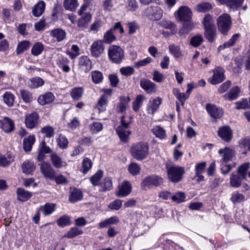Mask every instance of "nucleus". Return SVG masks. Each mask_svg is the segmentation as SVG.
<instances>
[{
  "label": "nucleus",
  "instance_id": "f257e3e1",
  "mask_svg": "<svg viewBox=\"0 0 250 250\" xmlns=\"http://www.w3.org/2000/svg\"><path fill=\"white\" fill-rule=\"evenodd\" d=\"M148 146L144 143H139L133 145L130 148L131 156L137 160L146 159L148 154Z\"/></svg>",
  "mask_w": 250,
  "mask_h": 250
},
{
  "label": "nucleus",
  "instance_id": "f03ea898",
  "mask_svg": "<svg viewBox=\"0 0 250 250\" xmlns=\"http://www.w3.org/2000/svg\"><path fill=\"white\" fill-rule=\"evenodd\" d=\"M129 118V120L127 121L125 119V117L123 116L121 120V125L118 126L116 128L117 134L121 140L123 142L127 141L128 136L131 133V131L127 130L129 127L130 124L132 123V117L130 116Z\"/></svg>",
  "mask_w": 250,
  "mask_h": 250
},
{
  "label": "nucleus",
  "instance_id": "7ed1b4c3",
  "mask_svg": "<svg viewBox=\"0 0 250 250\" xmlns=\"http://www.w3.org/2000/svg\"><path fill=\"white\" fill-rule=\"evenodd\" d=\"M108 57L111 61L120 63L124 58V52L119 46L112 45L108 49Z\"/></svg>",
  "mask_w": 250,
  "mask_h": 250
},
{
  "label": "nucleus",
  "instance_id": "20e7f679",
  "mask_svg": "<svg viewBox=\"0 0 250 250\" xmlns=\"http://www.w3.org/2000/svg\"><path fill=\"white\" fill-rule=\"evenodd\" d=\"M167 170L168 179L173 183H178L180 181L185 172L183 167L174 166L167 167Z\"/></svg>",
  "mask_w": 250,
  "mask_h": 250
},
{
  "label": "nucleus",
  "instance_id": "39448f33",
  "mask_svg": "<svg viewBox=\"0 0 250 250\" xmlns=\"http://www.w3.org/2000/svg\"><path fill=\"white\" fill-rule=\"evenodd\" d=\"M217 21L218 29L223 34L226 35L231 26L230 16L228 14H224L220 16Z\"/></svg>",
  "mask_w": 250,
  "mask_h": 250
},
{
  "label": "nucleus",
  "instance_id": "423d86ee",
  "mask_svg": "<svg viewBox=\"0 0 250 250\" xmlns=\"http://www.w3.org/2000/svg\"><path fill=\"white\" fill-rule=\"evenodd\" d=\"M163 182V178L156 175H153L144 178L141 183V187L143 188H151L153 187L161 186Z\"/></svg>",
  "mask_w": 250,
  "mask_h": 250
},
{
  "label": "nucleus",
  "instance_id": "0eeeda50",
  "mask_svg": "<svg viewBox=\"0 0 250 250\" xmlns=\"http://www.w3.org/2000/svg\"><path fill=\"white\" fill-rule=\"evenodd\" d=\"M117 29H119L121 34L124 32V30L121 23L120 22L116 23L112 28L107 31L104 34L103 40L102 41L103 43L109 44L116 39L115 36L113 34V31Z\"/></svg>",
  "mask_w": 250,
  "mask_h": 250
},
{
  "label": "nucleus",
  "instance_id": "6e6552de",
  "mask_svg": "<svg viewBox=\"0 0 250 250\" xmlns=\"http://www.w3.org/2000/svg\"><path fill=\"white\" fill-rule=\"evenodd\" d=\"M40 169L45 178L51 180L54 178V175L56 174V172L49 163L45 162L42 163L40 165Z\"/></svg>",
  "mask_w": 250,
  "mask_h": 250
},
{
  "label": "nucleus",
  "instance_id": "1a4fd4ad",
  "mask_svg": "<svg viewBox=\"0 0 250 250\" xmlns=\"http://www.w3.org/2000/svg\"><path fill=\"white\" fill-rule=\"evenodd\" d=\"M104 46L102 40H97L93 42L90 47L91 54L94 57L97 58L103 53Z\"/></svg>",
  "mask_w": 250,
  "mask_h": 250
},
{
  "label": "nucleus",
  "instance_id": "9d476101",
  "mask_svg": "<svg viewBox=\"0 0 250 250\" xmlns=\"http://www.w3.org/2000/svg\"><path fill=\"white\" fill-rule=\"evenodd\" d=\"M145 13L153 20H159L162 17V10L158 7H149L146 9Z\"/></svg>",
  "mask_w": 250,
  "mask_h": 250
},
{
  "label": "nucleus",
  "instance_id": "9b49d317",
  "mask_svg": "<svg viewBox=\"0 0 250 250\" xmlns=\"http://www.w3.org/2000/svg\"><path fill=\"white\" fill-rule=\"evenodd\" d=\"M213 74L210 81L212 84L220 83L225 79L224 70L221 67H216L213 70Z\"/></svg>",
  "mask_w": 250,
  "mask_h": 250
},
{
  "label": "nucleus",
  "instance_id": "f8f14e48",
  "mask_svg": "<svg viewBox=\"0 0 250 250\" xmlns=\"http://www.w3.org/2000/svg\"><path fill=\"white\" fill-rule=\"evenodd\" d=\"M0 128L6 133L11 132L15 128L14 123L9 118L5 117L0 120Z\"/></svg>",
  "mask_w": 250,
  "mask_h": 250
},
{
  "label": "nucleus",
  "instance_id": "ddd939ff",
  "mask_svg": "<svg viewBox=\"0 0 250 250\" xmlns=\"http://www.w3.org/2000/svg\"><path fill=\"white\" fill-rule=\"evenodd\" d=\"M177 13L180 21H188L191 19L192 12L187 6H181L178 9Z\"/></svg>",
  "mask_w": 250,
  "mask_h": 250
},
{
  "label": "nucleus",
  "instance_id": "4468645a",
  "mask_svg": "<svg viewBox=\"0 0 250 250\" xmlns=\"http://www.w3.org/2000/svg\"><path fill=\"white\" fill-rule=\"evenodd\" d=\"M218 153L221 155L222 160L226 163L231 160L235 155V150L228 147L220 149Z\"/></svg>",
  "mask_w": 250,
  "mask_h": 250
},
{
  "label": "nucleus",
  "instance_id": "2eb2a0df",
  "mask_svg": "<svg viewBox=\"0 0 250 250\" xmlns=\"http://www.w3.org/2000/svg\"><path fill=\"white\" fill-rule=\"evenodd\" d=\"M141 87L148 94L155 93L157 88L156 85L147 79H142L140 81Z\"/></svg>",
  "mask_w": 250,
  "mask_h": 250
},
{
  "label": "nucleus",
  "instance_id": "dca6fc26",
  "mask_svg": "<svg viewBox=\"0 0 250 250\" xmlns=\"http://www.w3.org/2000/svg\"><path fill=\"white\" fill-rule=\"evenodd\" d=\"M79 69L83 72H87L92 68V62L86 56H83L80 58L79 62Z\"/></svg>",
  "mask_w": 250,
  "mask_h": 250
},
{
  "label": "nucleus",
  "instance_id": "f3484780",
  "mask_svg": "<svg viewBox=\"0 0 250 250\" xmlns=\"http://www.w3.org/2000/svg\"><path fill=\"white\" fill-rule=\"evenodd\" d=\"M206 108L208 113L214 119L219 118L223 115V112L222 109L218 108L214 104H208L206 105Z\"/></svg>",
  "mask_w": 250,
  "mask_h": 250
},
{
  "label": "nucleus",
  "instance_id": "a211bd4d",
  "mask_svg": "<svg viewBox=\"0 0 250 250\" xmlns=\"http://www.w3.org/2000/svg\"><path fill=\"white\" fill-rule=\"evenodd\" d=\"M131 186L128 181H124L119 187V191L116 193L118 197H124L128 195L131 191Z\"/></svg>",
  "mask_w": 250,
  "mask_h": 250
},
{
  "label": "nucleus",
  "instance_id": "6ab92c4d",
  "mask_svg": "<svg viewBox=\"0 0 250 250\" xmlns=\"http://www.w3.org/2000/svg\"><path fill=\"white\" fill-rule=\"evenodd\" d=\"M218 136L224 141L229 142L232 138V131L229 126H223L218 131Z\"/></svg>",
  "mask_w": 250,
  "mask_h": 250
},
{
  "label": "nucleus",
  "instance_id": "aec40b11",
  "mask_svg": "<svg viewBox=\"0 0 250 250\" xmlns=\"http://www.w3.org/2000/svg\"><path fill=\"white\" fill-rule=\"evenodd\" d=\"M38 115L36 112H34L26 116L25 123L26 126L29 128H34L37 124Z\"/></svg>",
  "mask_w": 250,
  "mask_h": 250
},
{
  "label": "nucleus",
  "instance_id": "412c9836",
  "mask_svg": "<svg viewBox=\"0 0 250 250\" xmlns=\"http://www.w3.org/2000/svg\"><path fill=\"white\" fill-rule=\"evenodd\" d=\"M54 100V96L53 93L51 92H47L39 96L38 99V102L39 104L43 105L52 102Z\"/></svg>",
  "mask_w": 250,
  "mask_h": 250
},
{
  "label": "nucleus",
  "instance_id": "4be33fe9",
  "mask_svg": "<svg viewBox=\"0 0 250 250\" xmlns=\"http://www.w3.org/2000/svg\"><path fill=\"white\" fill-rule=\"evenodd\" d=\"M45 7L44 1L41 0L38 2L32 9V14L36 17L41 16L43 13Z\"/></svg>",
  "mask_w": 250,
  "mask_h": 250
},
{
  "label": "nucleus",
  "instance_id": "5701e85b",
  "mask_svg": "<svg viewBox=\"0 0 250 250\" xmlns=\"http://www.w3.org/2000/svg\"><path fill=\"white\" fill-rule=\"evenodd\" d=\"M17 194L18 199L21 202H25L29 199L32 195L31 192L25 190L22 188H18L17 189Z\"/></svg>",
  "mask_w": 250,
  "mask_h": 250
},
{
  "label": "nucleus",
  "instance_id": "b1692460",
  "mask_svg": "<svg viewBox=\"0 0 250 250\" xmlns=\"http://www.w3.org/2000/svg\"><path fill=\"white\" fill-rule=\"evenodd\" d=\"M161 102L162 99L160 97H157L152 101H149L147 109L148 113L153 114L158 109Z\"/></svg>",
  "mask_w": 250,
  "mask_h": 250
},
{
  "label": "nucleus",
  "instance_id": "393cba45",
  "mask_svg": "<svg viewBox=\"0 0 250 250\" xmlns=\"http://www.w3.org/2000/svg\"><path fill=\"white\" fill-rule=\"evenodd\" d=\"M240 34L238 33L234 34L228 41L224 42L223 45H220L218 47V51H220L225 48L233 46L238 40Z\"/></svg>",
  "mask_w": 250,
  "mask_h": 250
},
{
  "label": "nucleus",
  "instance_id": "a878e982",
  "mask_svg": "<svg viewBox=\"0 0 250 250\" xmlns=\"http://www.w3.org/2000/svg\"><path fill=\"white\" fill-rule=\"evenodd\" d=\"M221 4H226L228 7L235 9L240 7L244 0H217Z\"/></svg>",
  "mask_w": 250,
  "mask_h": 250
},
{
  "label": "nucleus",
  "instance_id": "bb28decb",
  "mask_svg": "<svg viewBox=\"0 0 250 250\" xmlns=\"http://www.w3.org/2000/svg\"><path fill=\"white\" fill-rule=\"evenodd\" d=\"M41 146L38 155V160L39 161H43L44 159V153H49L52 151L51 149L46 145L44 141L42 142Z\"/></svg>",
  "mask_w": 250,
  "mask_h": 250
},
{
  "label": "nucleus",
  "instance_id": "cd10ccee",
  "mask_svg": "<svg viewBox=\"0 0 250 250\" xmlns=\"http://www.w3.org/2000/svg\"><path fill=\"white\" fill-rule=\"evenodd\" d=\"M51 35L55 38L58 42H61L66 37L65 32L61 28H56L50 32Z\"/></svg>",
  "mask_w": 250,
  "mask_h": 250
},
{
  "label": "nucleus",
  "instance_id": "c85d7f7f",
  "mask_svg": "<svg viewBox=\"0 0 250 250\" xmlns=\"http://www.w3.org/2000/svg\"><path fill=\"white\" fill-rule=\"evenodd\" d=\"M83 192L81 190L76 188H73L71 191V194L69 198L70 202L74 203L82 199Z\"/></svg>",
  "mask_w": 250,
  "mask_h": 250
},
{
  "label": "nucleus",
  "instance_id": "c756f323",
  "mask_svg": "<svg viewBox=\"0 0 250 250\" xmlns=\"http://www.w3.org/2000/svg\"><path fill=\"white\" fill-rule=\"evenodd\" d=\"M205 31L204 36L208 41L210 42H213L216 37L215 27L205 28Z\"/></svg>",
  "mask_w": 250,
  "mask_h": 250
},
{
  "label": "nucleus",
  "instance_id": "7c9ffc66",
  "mask_svg": "<svg viewBox=\"0 0 250 250\" xmlns=\"http://www.w3.org/2000/svg\"><path fill=\"white\" fill-rule=\"evenodd\" d=\"M35 138L34 136H29L27 138H24L23 141V148L25 151H31L32 146L35 143Z\"/></svg>",
  "mask_w": 250,
  "mask_h": 250
},
{
  "label": "nucleus",
  "instance_id": "2f4dec72",
  "mask_svg": "<svg viewBox=\"0 0 250 250\" xmlns=\"http://www.w3.org/2000/svg\"><path fill=\"white\" fill-rule=\"evenodd\" d=\"M21 169L23 173L30 174L35 169V166L33 163L26 161L22 163Z\"/></svg>",
  "mask_w": 250,
  "mask_h": 250
},
{
  "label": "nucleus",
  "instance_id": "473e14b6",
  "mask_svg": "<svg viewBox=\"0 0 250 250\" xmlns=\"http://www.w3.org/2000/svg\"><path fill=\"white\" fill-rule=\"evenodd\" d=\"M239 92V88L238 86H234L230 89L228 93L224 95V97L225 99L230 101L234 100L238 97Z\"/></svg>",
  "mask_w": 250,
  "mask_h": 250
},
{
  "label": "nucleus",
  "instance_id": "72a5a7b5",
  "mask_svg": "<svg viewBox=\"0 0 250 250\" xmlns=\"http://www.w3.org/2000/svg\"><path fill=\"white\" fill-rule=\"evenodd\" d=\"M130 101V99L128 96L120 97V102L117 105L118 112L121 113L125 112Z\"/></svg>",
  "mask_w": 250,
  "mask_h": 250
},
{
  "label": "nucleus",
  "instance_id": "f704fd0d",
  "mask_svg": "<svg viewBox=\"0 0 250 250\" xmlns=\"http://www.w3.org/2000/svg\"><path fill=\"white\" fill-rule=\"evenodd\" d=\"M55 207V204L47 203L40 207V211H42L45 215H48L54 211Z\"/></svg>",
  "mask_w": 250,
  "mask_h": 250
},
{
  "label": "nucleus",
  "instance_id": "c9c22d12",
  "mask_svg": "<svg viewBox=\"0 0 250 250\" xmlns=\"http://www.w3.org/2000/svg\"><path fill=\"white\" fill-rule=\"evenodd\" d=\"M91 16L89 13H86L81 18L78 22V26L80 28H86L90 21Z\"/></svg>",
  "mask_w": 250,
  "mask_h": 250
},
{
  "label": "nucleus",
  "instance_id": "e433bc0d",
  "mask_svg": "<svg viewBox=\"0 0 250 250\" xmlns=\"http://www.w3.org/2000/svg\"><path fill=\"white\" fill-rule=\"evenodd\" d=\"M250 167L249 163H245L242 164L237 169L238 175L241 176L242 179H245L247 177V172Z\"/></svg>",
  "mask_w": 250,
  "mask_h": 250
},
{
  "label": "nucleus",
  "instance_id": "4c0bfd02",
  "mask_svg": "<svg viewBox=\"0 0 250 250\" xmlns=\"http://www.w3.org/2000/svg\"><path fill=\"white\" fill-rule=\"evenodd\" d=\"M152 131L154 135L160 139H163L166 137L165 130L160 126H155Z\"/></svg>",
  "mask_w": 250,
  "mask_h": 250
},
{
  "label": "nucleus",
  "instance_id": "58836bf2",
  "mask_svg": "<svg viewBox=\"0 0 250 250\" xmlns=\"http://www.w3.org/2000/svg\"><path fill=\"white\" fill-rule=\"evenodd\" d=\"M243 179L239 175L232 174L230 177V184L232 187L238 188Z\"/></svg>",
  "mask_w": 250,
  "mask_h": 250
},
{
  "label": "nucleus",
  "instance_id": "ea45409f",
  "mask_svg": "<svg viewBox=\"0 0 250 250\" xmlns=\"http://www.w3.org/2000/svg\"><path fill=\"white\" fill-rule=\"evenodd\" d=\"M14 95L9 92H5L3 95L4 103L8 106H13L14 102Z\"/></svg>",
  "mask_w": 250,
  "mask_h": 250
},
{
  "label": "nucleus",
  "instance_id": "a19ab883",
  "mask_svg": "<svg viewBox=\"0 0 250 250\" xmlns=\"http://www.w3.org/2000/svg\"><path fill=\"white\" fill-rule=\"evenodd\" d=\"M51 162L56 168H61L63 166V162L62 158L57 154L53 153L51 155Z\"/></svg>",
  "mask_w": 250,
  "mask_h": 250
},
{
  "label": "nucleus",
  "instance_id": "79ce46f5",
  "mask_svg": "<svg viewBox=\"0 0 250 250\" xmlns=\"http://www.w3.org/2000/svg\"><path fill=\"white\" fill-rule=\"evenodd\" d=\"M30 45V42L27 41H23L20 42L18 45L16 52L18 55L22 53L24 51L27 50Z\"/></svg>",
  "mask_w": 250,
  "mask_h": 250
},
{
  "label": "nucleus",
  "instance_id": "37998d69",
  "mask_svg": "<svg viewBox=\"0 0 250 250\" xmlns=\"http://www.w3.org/2000/svg\"><path fill=\"white\" fill-rule=\"evenodd\" d=\"M83 92V89L82 87H75L72 89L70 95L74 100H79L82 97Z\"/></svg>",
  "mask_w": 250,
  "mask_h": 250
},
{
  "label": "nucleus",
  "instance_id": "c03bdc74",
  "mask_svg": "<svg viewBox=\"0 0 250 250\" xmlns=\"http://www.w3.org/2000/svg\"><path fill=\"white\" fill-rule=\"evenodd\" d=\"M145 97L141 94L138 95L133 103V109L135 112H137L141 107L143 102L145 100Z\"/></svg>",
  "mask_w": 250,
  "mask_h": 250
},
{
  "label": "nucleus",
  "instance_id": "a18cd8bd",
  "mask_svg": "<svg viewBox=\"0 0 250 250\" xmlns=\"http://www.w3.org/2000/svg\"><path fill=\"white\" fill-rule=\"evenodd\" d=\"M78 3L77 0H64V6L66 10L71 11L76 10Z\"/></svg>",
  "mask_w": 250,
  "mask_h": 250
},
{
  "label": "nucleus",
  "instance_id": "49530a36",
  "mask_svg": "<svg viewBox=\"0 0 250 250\" xmlns=\"http://www.w3.org/2000/svg\"><path fill=\"white\" fill-rule=\"evenodd\" d=\"M83 233L82 230L78 229L77 227L72 228L64 235V237L68 238H72L78 235L82 234Z\"/></svg>",
  "mask_w": 250,
  "mask_h": 250
},
{
  "label": "nucleus",
  "instance_id": "de8ad7c7",
  "mask_svg": "<svg viewBox=\"0 0 250 250\" xmlns=\"http://www.w3.org/2000/svg\"><path fill=\"white\" fill-rule=\"evenodd\" d=\"M102 189L101 191L109 190L112 188V181L110 178H105L104 181L101 184Z\"/></svg>",
  "mask_w": 250,
  "mask_h": 250
},
{
  "label": "nucleus",
  "instance_id": "09e8293b",
  "mask_svg": "<svg viewBox=\"0 0 250 250\" xmlns=\"http://www.w3.org/2000/svg\"><path fill=\"white\" fill-rule=\"evenodd\" d=\"M128 169L132 175H136L140 173L141 167L138 164L136 163H131L128 166Z\"/></svg>",
  "mask_w": 250,
  "mask_h": 250
},
{
  "label": "nucleus",
  "instance_id": "8fccbe9b",
  "mask_svg": "<svg viewBox=\"0 0 250 250\" xmlns=\"http://www.w3.org/2000/svg\"><path fill=\"white\" fill-rule=\"evenodd\" d=\"M186 196L183 192H178L175 193L171 196L172 200L177 203H180L185 201Z\"/></svg>",
  "mask_w": 250,
  "mask_h": 250
},
{
  "label": "nucleus",
  "instance_id": "3c124183",
  "mask_svg": "<svg viewBox=\"0 0 250 250\" xmlns=\"http://www.w3.org/2000/svg\"><path fill=\"white\" fill-rule=\"evenodd\" d=\"M203 41V38L202 35H198L191 38L190 44L194 47H197L200 45Z\"/></svg>",
  "mask_w": 250,
  "mask_h": 250
},
{
  "label": "nucleus",
  "instance_id": "603ef678",
  "mask_svg": "<svg viewBox=\"0 0 250 250\" xmlns=\"http://www.w3.org/2000/svg\"><path fill=\"white\" fill-rule=\"evenodd\" d=\"M31 88H37L43 85L44 83V80L40 77H35L30 80Z\"/></svg>",
  "mask_w": 250,
  "mask_h": 250
},
{
  "label": "nucleus",
  "instance_id": "864d4df0",
  "mask_svg": "<svg viewBox=\"0 0 250 250\" xmlns=\"http://www.w3.org/2000/svg\"><path fill=\"white\" fill-rule=\"evenodd\" d=\"M170 52L174 56V57L178 58L182 56V54L180 51V48L179 46L172 44L169 46Z\"/></svg>",
  "mask_w": 250,
  "mask_h": 250
},
{
  "label": "nucleus",
  "instance_id": "5fc2aeb1",
  "mask_svg": "<svg viewBox=\"0 0 250 250\" xmlns=\"http://www.w3.org/2000/svg\"><path fill=\"white\" fill-rule=\"evenodd\" d=\"M103 176V172L98 170L93 176L90 178V181L93 186H97Z\"/></svg>",
  "mask_w": 250,
  "mask_h": 250
},
{
  "label": "nucleus",
  "instance_id": "6e6d98bb",
  "mask_svg": "<svg viewBox=\"0 0 250 250\" xmlns=\"http://www.w3.org/2000/svg\"><path fill=\"white\" fill-rule=\"evenodd\" d=\"M230 200L233 204L241 203L245 200V196L239 192H235L232 194Z\"/></svg>",
  "mask_w": 250,
  "mask_h": 250
},
{
  "label": "nucleus",
  "instance_id": "4d7b16f0",
  "mask_svg": "<svg viewBox=\"0 0 250 250\" xmlns=\"http://www.w3.org/2000/svg\"><path fill=\"white\" fill-rule=\"evenodd\" d=\"M43 46L40 42L36 43L31 49V53L34 56L40 55L43 51Z\"/></svg>",
  "mask_w": 250,
  "mask_h": 250
},
{
  "label": "nucleus",
  "instance_id": "13d9d810",
  "mask_svg": "<svg viewBox=\"0 0 250 250\" xmlns=\"http://www.w3.org/2000/svg\"><path fill=\"white\" fill-rule=\"evenodd\" d=\"M212 8L211 5L208 2H204L198 4L196 6V10L201 12H205Z\"/></svg>",
  "mask_w": 250,
  "mask_h": 250
},
{
  "label": "nucleus",
  "instance_id": "bf43d9fd",
  "mask_svg": "<svg viewBox=\"0 0 250 250\" xmlns=\"http://www.w3.org/2000/svg\"><path fill=\"white\" fill-rule=\"evenodd\" d=\"M92 79L95 83H99L103 79V74L98 71H95L92 72Z\"/></svg>",
  "mask_w": 250,
  "mask_h": 250
},
{
  "label": "nucleus",
  "instance_id": "052dcab7",
  "mask_svg": "<svg viewBox=\"0 0 250 250\" xmlns=\"http://www.w3.org/2000/svg\"><path fill=\"white\" fill-rule=\"evenodd\" d=\"M58 145L60 148L62 149L66 148L67 147L68 141L67 139L63 136L60 135L57 139Z\"/></svg>",
  "mask_w": 250,
  "mask_h": 250
},
{
  "label": "nucleus",
  "instance_id": "680f3d73",
  "mask_svg": "<svg viewBox=\"0 0 250 250\" xmlns=\"http://www.w3.org/2000/svg\"><path fill=\"white\" fill-rule=\"evenodd\" d=\"M41 132L43 134H45L46 137L47 138H51L54 134V128L49 125L45 126L42 128Z\"/></svg>",
  "mask_w": 250,
  "mask_h": 250
},
{
  "label": "nucleus",
  "instance_id": "e2e57ef3",
  "mask_svg": "<svg viewBox=\"0 0 250 250\" xmlns=\"http://www.w3.org/2000/svg\"><path fill=\"white\" fill-rule=\"evenodd\" d=\"M71 223V220L70 217L64 215L61 217H60L58 220H57V224L58 226L60 227H64L67 225H68L70 224Z\"/></svg>",
  "mask_w": 250,
  "mask_h": 250
},
{
  "label": "nucleus",
  "instance_id": "0e129e2a",
  "mask_svg": "<svg viewBox=\"0 0 250 250\" xmlns=\"http://www.w3.org/2000/svg\"><path fill=\"white\" fill-rule=\"evenodd\" d=\"M103 128V125L99 122H94L90 125V129L92 133H96Z\"/></svg>",
  "mask_w": 250,
  "mask_h": 250
},
{
  "label": "nucleus",
  "instance_id": "69168bd1",
  "mask_svg": "<svg viewBox=\"0 0 250 250\" xmlns=\"http://www.w3.org/2000/svg\"><path fill=\"white\" fill-rule=\"evenodd\" d=\"M107 102V97L106 96L103 95L100 98L98 102V108L99 112L105 109Z\"/></svg>",
  "mask_w": 250,
  "mask_h": 250
},
{
  "label": "nucleus",
  "instance_id": "338daca9",
  "mask_svg": "<svg viewBox=\"0 0 250 250\" xmlns=\"http://www.w3.org/2000/svg\"><path fill=\"white\" fill-rule=\"evenodd\" d=\"M20 92L21 98L25 102L29 103L31 101L32 95L29 91L21 89Z\"/></svg>",
  "mask_w": 250,
  "mask_h": 250
},
{
  "label": "nucleus",
  "instance_id": "774afa93",
  "mask_svg": "<svg viewBox=\"0 0 250 250\" xmlns=\"http://www.w3.org/2000/svg\"><path fill=\"white\" fill-rule=\"evenodd\" d=\"M92 165V162L90 159H84L82 164L83 173H86L91 168Z\"/></svg>",
  "mask_w": 250,
  "mask_h": 250
}]
</instances>
